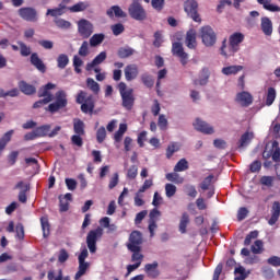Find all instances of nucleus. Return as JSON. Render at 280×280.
<instances>
[{
  "label": "nucleus",
  "mask_w": 280,
  "mask_h": 280,
  "mask_svg": "<svg viewBox=\"0 0 280 280\" xmlns=\"http://www.w3.org/2000/svg\"><path fill=\"white\" fill-rule=\"evenodd\" d=\"M244 38L243 33L235 32L229 37V46L226 45V38H224L220 48L221 56H224V58L235 56L240 51V45L244 43Z\"/></svg>",
  "instance_id": "obj_1"
},
{
  "label": "nucleus",
  "mask_w": 280,
  "mask_h": 280,
  "mask_svg": "<svg viewBox=\"0 0 280 280\" xmlns=\"http://www.w3.org/2000/svg\"><path fill=\"white\" fill-rule=\"evenodd\" d=\"M77 104H81V112L84 113V115H92V113L95 110V96L93 94H88L84 91H79L77 98Z\"/></svg>",
  "instance_id": "obj_2"
},
{
  "label": "nucleus",
  "mask_w": 280,
  "mask_h": 280,
  "mask_svg": "<svg viewBox=\"0 0 280 280\" xmlns=\"http://www.w3.org/2000/svg\"><path fill=\"white\" fill-rule=\"evenodd\" d=\"M118 91L121 97V106L126 110H130L135 107V90L128 89V85L125 82L118 84Z\"/></svg>",
  "instance_id": "obj_3"
},
{
  "label": "nucleus",
  "mask_w": 280,
  "mask_h": 280,
  "mask_svg": "<svg viewBox=\"0 0 280 280\" xmlns=\"http://www.w3.org/2000/svg\"><path fill=\"white\" fill-rule=\"evenodd\" d=\"M55 97L56 102L49 104L46 107V110L51 114L58 113V110H62V108H67V104H69L67 101V93L62 90L56 92Z\"/></svg>",
  "instance_id": "obj_4"
},
{
  "label": "nucleus",
  "mask_w": 280,
  "mask_h": 280,
  "mask_svg": "<svg viewBox=\"0 0 280 280\" xmlns=\"http://www.w3.org/2000/svg\"><path fill=\"white\" fill-rule=\"evenodd\" d=\"M104 235V230L102 228H97L96 230H91L86 236V244L90 253L97 252V240Z\"/></svg>",
  "instance_id": "obj_5"
},
{
  "label": "nucleus",
  "mask_w": 280,
  "mask_h": 280,
  "mask_svg": "<svg viewBox=\"0 0 280 280\" xmlns=\"http://www.w3.org/2000/svg\"><path fill=\"white\" fill-rule=\"evenodd\" d=\"M201 39L206 47H213L218 37L211 26H202L200 30Z\"/></svg>",
  "instance_id": "obj_6"
},
{
  "label": "nucleus",
  "mask_w": 280,
  "mask_h": 280,
  "mask_svg": "<svg viewBox=\"0 0 280 280\" xmlns=\"http://www.w3.org/2000/svg\"><path fill=\"white\" fill-rule=\"evenodd\" d=\"M129 15L131 19H135V21H145L148 19V14L145 13V9L139 3L138 1H133L129 5Z\"/></svg>",
  "instance_id": "obj_7"
},
{
  "label": "nucleus",
  "mask_w": 280,
  "mask_h": 280,
  "mask_svg": "<svg viewBox=\"0 0 280 280\" xmlns=\"http://www.w3.org/2000/svg\"><path fill=\"white\" fill-rule=\"evenodd\" d=\"M56 89V84L47 83L38 91V97H44L37 102V106L40 104H49V102H54V94H51V90Z\"/></svg>",
  "instance_id": "obj_8"
},
{
  "label": "nucleus",
  "mask_w": 280,
  "mask_h": 280,
  "mask_svg": "<svg viewBox=\"0 0 280 280\" xmlns=\"http://www.w3.org/2000/svg\"><path fill=\"white\" fill-rule=\"evenodd\" d=\"M184 10L195 23H200L202 21L200 14H198V2L196 0H187L184 3Z\"/></svg>",
  "instance_id": "obj_9"
},
{
  "label": "nucleus",
  "mask_w": 280,
  "mask_h": 280,
  "mask_svg": "<svg viewBox=\"0 0 280 280\" xmlns=\"http://www.w3.org/2000/svg\"><path fill=\"white\" fill-rule=\"evenodd\" d=\"M172 54L173 56L179 58V62L183 65V67L187 66V62H189V55L185 51V48L180 42L173 43Z\"/></svg>",
  "instance_id": "obj_10"
},
{
  "label": "nucleus",
  "mask_w": 280,
  "mask_h": 280,
  "mask_svg": "<svg viewBox=\"0 0 280 280\" xmlns=\"http://www.w3.org/2000/svg\"><path fill=\"white\" fill-rule=\"evenodd\" d=\"M78 32L82 38H91L93 35V23L89 20L81 19L78 22Z\"/></svg>",
  "instance_id": "obj_11"
},
{
  "label": "nucleus",
  "mask_w": 280,
  "mask_h": 280,
  "mask_svg": "<svg viewBox=\"0 0 280 280\" xmlns=\"http://www.w3.org/2000/svg\"><path fill=\"white\" fill-rule=\"evenodd\" d=\"M235 102L243 106V108H248V106L253 104V94H250V92L247 91L240 92L236 94Z\"/></svg>",
  "instance_id": "obj_12"
},
{
  "label": "nucleus",
  "mask_w": 280,
  "mask_h": 280,
  "mask_svg": "<svg viewBox=\"0 0 280 280\" xmlns=\"http://www.w3.org/2000/svg\"><path fill=\"white\" fill-rule=\"evenodd\" d=\"M195 130H198V132H202L203 135H213L215 130L213 127H211L207 121H203L199 118L196 119L194 122Z\"/></svg>",
  "instance_id": "obj_13"
},
{
  "label": "nucleus",
  "mask_w": 280,
  "mask_h": 280,
  "mask_svg": "<svg viewBox=\"0 0 280 280\" xmlns=\"http://www.w3.org/2000/svg\"><path fill=\"white\" fill-rule=\"evenodd\" d=\"M18 14L23 19V21H28V22L36 21V9L34 8H30V7L21 8L19 9Z\"/></svg>",
  "instance_id": "obj_14"
},
{
  "label": "nucleus",
  "mask_w": 280,
  "mask_h": 280,
  "mask_svg": "<svg viewBox=\"0 0 280 280\" xmlns=\"http://www.w3.org/2000/svg\"><path fill=\"white\" fill-rule=\"evenodd\" d=\"M139 75V67L135 63L127 65L125 67V80L127 82H132V80H137Z\"/></svg>",
  "instance_id": "obj_15"
},
{
  "label": "nucleus",
  "mask_w": 280,
  "mask_h": 280,
  "mask_svg": "<svg viewBox=\"0 0 280 280\" xmlns=\"http://www.w3.org/2000/svg\"><path fill=\"white\" fill-rule=\"evenodd\" d=\"M14 189H21L18 196V200L19 202H22L23 205H25V202H27V191H30V184L19 182L15 185Z\"/></svg>",
  "instance_id": "obj_16"
},
{
  "label": "nucleus",
  "mask_w": 280,
  "mask_h": 280,
  "mask_svg": "<svg viewBox=\"0 0 280 280\" xmlns=\"http://www.w3.org/2000/svg\"><path fill=\"white\" fill-rule=\"evenodd\" d=\"M144 272L149 279H158V277L161 275V271H159V262L153 261L152 264H147L144 266Z\"/></svg>",
  "instance_id": "obj_17"
},
{
  "label": "nucleus",
  "mask_w": 280,
  "mask_h": 280,
  "mask_svg": "<svg viewBox=\"0 0 280 280\" xmlns=\"http://www.w3.org/2000/svg\"><path fill=\"white\" fill-rule=\"evenodd\" d=\"M185 45L188 49H196L198 47V42L196 40V30L190 28L186 33Z\"/></svg>",
  "instance_id": "obj_18"
},
{
  "label": "nucleus",
  "mask_w": 280,
  "mask_h": 280,
  "mask_svg": "<svg viewBox=\"0 0 280 280\" xmlns=\"http://www.w3.org/2000/svg\"><path fill=\"white\" fill-rule=\"evenodd\" d=\"M107 55L106 51H101L91 62H88L85 66L86 71H93L97 65H102L104 60H106Z\"/></svg>",
  "instance_id": "obj_19"
},
{
  "label": "nucleus",
  "mask_w": 280,
  "mask_h": 280,
  "mask_svg": "<svg viewBox=\"0 0 280 280\" xmlns=\"http://www.w3.org/2000/svg\"><path fill=\"white\" fill-rule=\"evenodd\" d=\"M141 244H143V235L139 231H132L129 235L127 248H130V246H141Z\"/></svg>",
  "instance_id": "obj_20"
},
{
  "label": "nucleus",
  "mask_w": 280,
  "mask_h": 280,
  "mask_svg": "<svg viewBox=\"0 0 280 280\" xmlns=\"http://www.w3.org/2000/svg\"><path fill=\"white\" fill-rule=\"evenodd\" d=\"M128 250H130V253H132L131 255V261H136V264H140L141 266V261H143V254H141V246H130L128 248Z\"/></svg>",
  "instance_id": "obj_21"
},
{
  "label": "nucleus",
  "mask_w": 280,
  "mask_h": 280,
  "mask_svg": "<svg viewBox=\"0 0 280 280\" xmlns=\"http://www.w3.org/2000/svg\"><path fill=\"white\" fill-rule=\"evenodd\" d=\"M135 54H137V50H135L130 46L120 47L117 51L118 58H120L122 60L126 58H130V56H135Z\"/></svg>",
  "instance_id": "obj_22"
},
{
  "label": "nucleus",
  "mask_w": 280,
  "mask_h": 280,
  "mask_svg": "<svg viewBox=\"0 0 280 280\" xmlns=\"http://www.w3.org/2000/svg\"><path fill=\"white\" fill-rule=\"evenodd\" d=\"M66 10H67V5L60 3L58 8L48 9L46 12V16H52L54 19H58V16H62V14H65Z\"/></svg>",
  "instance_id": "obj_23"
},
{
  "label": "nucleus",
  "mask_w": 280,
  "mask_h": 280,
  "mask_svg": "<svg viewBox=\"0 0 280 280\" xmlns=\"http://www.w3.org/2000/svg\"><path fill=\"white\" fill-rule=\"evenodd\" d=\"M107 16H109V19H113L114 16L117 19H126V12H124L119 5H113L107 10Z\"/></svg>",
  "instance_id": "obj_24"
},
{
  "label": "nucleus",
  "mask_w": 280,
  "mask_h": 280,
  "mask_svg": "<svg viewBox=\"0 0 280 280\" xmlns=\"http://www.w3.org/2000/svg\"><path fill=\"white\" fill-rule=\"evenodd\" d=\"M18 86L20 91L24 93V95H34V93L36 92V88H34V85L28 84L25 81H20Z\"/></svg>",
  "instance_id": "obj_25"
},
{
  "label": "nucleus",
  "mask_w": 280,
  "mask_h": 280,
  "mask_svg": "<svg viewBox=\"0 0 280 280\" xmlns=\"http://www.w3.org/2000/svg\"><path fill=\"white\" fill-rule=\"evenodd\" d=\"M209 82V69L201 70L200 78L194 81L195 86H205Z\"/></svg>",
  "instance_id": "obj_26"
},
{
  "label": "nucleus",
  "mask_w": 280,
  "mask_h": 280,
  "mask_svg": "<svg viewBox=\"0 0 280 280\" xmlns=\"http://www.w3.org/2000/svg\"><path fill=\"white\" fill-rule=\"evenodd\" d=\"M243 70L244 66H228L222 68L221 73H223V75H237V73Z\"/></svg>",
  "instance_id": "obj_27"
},
{
  "label": "nucleus",
  "mask_w": 280,
  "mask_h": 280,
  "mask_svg": "<svg viewBox=\"0 0 280 280\" xmlns=\"http://www.w3.org/2000/svg\"><path fill=\"white\" fill-rule=\"evenodd\" d=\"M13 135H14V130H9L2 136V138L0 140V156L3 152V150H5V145H8V143H10V141H12Z\"/></svg>",
  "instance_id": "obj_28"
},
{
  "label": "nucleus",
  "mask_w": 280,
  "mask_h": 280,
  "mask_svg": "<svg viewBox=\"0 0 280 280\" xmlns=\"http://www.w3.org/2000/svg\"><path fill=\"white\" fill-rule=\"evenodd\" d=\"M257 2L268 12H280V7L272 4V0H257Z\"/></svg>",
  "instance_id": "obj_29"
},
{
  "label": "nucleus",
  "mask_w": 280,
  "mask_h": 280,
  "mask_svg": "<svg viewBox=\"0 0 280 280\" xmlns=\"http://www.w3.org/2000/svg\"><path fill=\"white\" fill-rule=\"evenodd\" d=\"M261 30L266 36L272 35V21H270V18L261 19Z\"/></svg>",
  "instance_id": "obj_30"
},
{
  "label": "nucleus",
  "mask_w": 280,
  "mask_h": 280,
  "mask_svg": "<svg viewBox=\"0 0 280 280\" xmlns=\"http://www.w3.org/2000/svg\"><path fill=\"white\" fill-rule=\"evenodd\" d=\"M128 131V125L120 124L118 130L114 133V141L116 143H121V139H124V135Z\"/></svg>",
  "instance_id": "obj_31"
},
{
  "label": "nucleus",
  "mask_w": 280,
  "mask_h": 280,
  "mask_svg": "<svg viewBox=\"0 0 280 280\" xmlns=\"http://www.w3.org/2000/svg\"><path fill=\"white\" fill-rule=\"evenodd\" d=\"M84 128H85L84 121H82L81 119H74L73 130L75 135L84 137L86 135V131L84 130Z\"/></svg>",
  "instance_id": "obj_32"
},
{
  "label": "nucleus",
  "mask_w": 280,
  "mask_h": 280,
  "mask_svg": "<svg viewBox=\"0 0 280 280\" xmlns=\"http://www.w3.org/2000/svg\"><path fill=\"white\" fill-rule=\"evenodd\" d=\"M105 38H106V35H104L103 33L94 34L90 38V46L91 47H97L98 45H102L104 43Z\"/></svg>",
  "instance_id": "obj_33"
},
{
  "label": "nucleus",
  "mask_w": 280,
  "mask_h": 280,
  "mask_svg": "<svg viewBox=\"0 0 280 280\" xmlns=\"http://www.w3.org/2000/svg\"><path fill=\"white\" fill-rule=\"evenodd\" d=\"M40 224H42L43 237L44 238L49 237V235L51 233L50 225H49V220L46 217H43L40 219Z\"/></svg>",
  "instance_id": "obj_34"
},
{
  "label": "nucleus",
  "mask_w": 280,
  "mask_h": 280,
  "mask_svg": "<svg viewBox=\"0 0 280 280\" xmlns=\"http://www.w3.org/2000/svg\"><path fill=\"white\" fill-rule=\"evenodd\" d=\"M275 100H277V90H275V88H268L266 106H272V104H275Z\"/></svg>",
  "instance_id": "obj_35"
},
{
  "label": "nucleus",
  "mask_w": 280,
  "mask_h": 280,
  "mask_svg": "<svg viewBox=\"0 0 280 280\" xmlns=\"http://www.w3.org/2000/svg\"><path fill=\"white\" fill-rule=\"evenodd\" d=\"M254 135L253 132L246 131L241 136L238 148H245V145H248L250 141H253Z\"/></svg>",
  "instance_id": "obj_36"
},
{
  "label": "nucleus",
  "mask_w": 280,
  "mask_h": 280,
  "mask_svg": "<svg viewBox=\"0 0 280 280\" xmlns=\"http://www.w3.org/2000/svg\"><path fill=\"white\" fill-rule=\"evenodd\" d=\"M86 86L94 93V95L100 94V83H97L93 78H88L86 79Z\"/></svg>",
  "instance_id": "obj_37"
},
{
  "label": "nucleus",
  "mask_w": 280,
  "mask_h": 280,
  "mask_svg": "<svg viewBox=\"0 0 280 280\" xmlns=\"http://www.w3.org/2000/svg\"><path fill=\"white\" fill-rule=\"evenodd\" d=\"M165 177L166 180H170V183H175L176 185H183V183H185V178L180 177L178 173H167Z\"/></svg>",
  "instance_id": "obj_38"
},
{
  "label": "nucleus",
  "mask_w": 280,
  "mask_h": 280,
  "mask_svg": "<svg viewBox=\"0 0 280 280\" xmlns=\"http://www.w3.org/2000/svg\"><path fill=\"white\" fill-rule=\"evenodd\" d=\"M86 270H89V262L79 261V270L77 271L74 279L78 280L81 277H84V275H86Z\"/></svg>",
  "instance_id": "obj_39"
},
{
  "label": "nucleus",
  "mask_w": 280,
  "mask_h": 280,
  "mask_svg": "<svg viewBox=\"0 0 280 280\" xmlns=\"http://www.w3.org/2000/svg\"><path fill=\"white\" fill-rule=\"evenodd\" d=\"M51 132V126L50 125H44L36 128V136L37 137H49Z\"/></svg>",
  "instance_id": "obj_40"
},
{
  "label": "nucleus",
  "mask_w": 280,
  "mask_h": 280,
  "mask_svg": "<svg viewBox=\"0 0 280 280\" xmlns=\"http://www.w3.org/2000/svg\"><path fill=\"white\" fill-rule=\"evenodd\" d=\"M187 224H189V214L184 212L179 222V232L187 233Z\"/></svg>",
  "instance_id": "obj_41"
},
{
  "label": "nucleus",
  "mask_w": 280,
  "mask_h": 280,
  "mask_svg": "<svg viewBox=\"0 0 280 280\" xmlns=\"http://www.w3.org/2000/svg\"><path fill=\"white\" fill-rule=\"evenodd\" d=\"M178 150H180V145L178 144V142H172L171 144H168L166 149V159H172V156H174V153L178 152Z\"/></svg>",
  "instance_id": "obj_42"
},
{
  "label": "nucleus",
  "mask_w": 280,
  "mask_h": 280,
  "mask_svg": "<svg viewBox=\"0 0 280 280\" xmlns=\"http://www.w3.org/2000/svg\"><path fill=\"white\" fill-rule=\"evenodd\" d=\"M54 23L57 27H59V30H70V27H71V22H69L65 19L56 18L54 20Z\"/></svg>",
  "instance_id": "obj_43"
},
{
  "label": "nucleus",
  "mask_w": 280,
  "mask_h": 280,
  "mask_svg": "<svg viewBox=\"0 0 280 280\" xmlns=\"http://www.w3.org/2000/svg\"><path fill=\"white\" fill-rule=\"evenodd\" d=\"M89 8V3L88 2H78L72 7H69L68 10L70 12H84V10H86Z\"/></svg>",
  "instance_id": "obj_44"
},
{
  "label": "nucleus",
  "mask_w": 280,
  "mask_h": 280,
  "mask_svg": "<svg viewBox=\"0 0 280 280\" xmlns=\"http://www.w3.org/2000/svg\"><path fill=\"white\" fill-rule=\"evenodd\" d=\"M67 65H69V56H67L66 54L59 55L57 58V67L59 69H66Z\"/></svg>",
  "instance_id": "obj_45"
},
{
  "label": "nucleus",
  "mask_w": 280,
  "mask_h": 280,
  "mask_svg": "<svg viewBox=\"0 0 280 280\" xmlns=\"http://www.w3.org/2000/svg\"><path fill=\"white\" fill-rule=\"evenodd\" d=\"M186 170H189V162L186 159L179 160L174 166V172H185Z\"/></svg>",
  "instance_id": "obj_46"
},
{
  "label": "nucleus",
  "mask_w": 280,
  "mask_h": 280,
  "mask_svg": "<svg viewBox=\"0 0 280 280\" xmlns=\"http://www.w3.org/2000/svg\"><path fill=\"white\" fill-rule=\"evenodd\" d=\"M141 82L147 86V89H152V86H154V79H152V75L148 73H143L141 75Z\"/></svg>",
  "instance_id": "obj_47"
},
{
  "label": "nucleus",
  "mask_w": 280,
  "mask_h": 280,
  "mask_svg": "<svg viewBox=\"0 0 280 280\" xmlns=\"http://www.w3.org/2000/svg\"><path fill=\"white\" fill-rule=\"evenodd\" d=\"M264 250V242L261 240L255 241L254 245H252V253L254 255H261Z\"/></svg>",
  "instance_id": "obj_48"
},
{
  "label": "nucleus",
  "mask_w": 280,
  "mask_h": 280,
  "mask_svg": "<svg viewBox=\"0 0 280 280\" xmlns=\"http://www.w3.org/2000/svg\"><path fill=\"white\" fill-rule=\"evenodd\" d=\"M138 175H139V167H137V165H131L127 170V178H128V180H135V178H137Z\"/></svg>",
  "instance_id": "obj_49"
},
{
  "label": "nucleus",
  "mask_w": 280,
  "mask_h": 280,
  "mask_svg": "<svg viewBox=\"0 0 280 280\" xmlns=\"http://www.w3.org/2000/svg\"><path fill=\"white\" fill-rule=\"evenodd\" d=\"M257 237H259V232L257 231L249 232L245 237L244 246H250V244H253V240H257Z\"/></svg>",
  "instance_id": "obj_50"
},
{
  "label": "nucleus",
  "mask_w": 280,
  "mask_h": 280,
  "mask_svg": "<svg viewBox=\"0 0 280 280\" xmlns=\"http://www.w3.org/2000/svg\"><path fill=\"white\" fill-rule=\"evenodd\" d=\"M96 141L97 143H104L106 141V128L100 127L96 131Z\"/></svg>",
  "instance_id": "obj_51"
},
{
  "label": "nucleus",
  "mask_w": 280,
  "mask_h": 280,
  "mask_svg": "<svg viewBox=\"0 0 280 280\" xmlns=\"http://www.w3.org/2000/svg\"><path fill=\"white\" fill-rule=\"evenodd\" d=\"M82 65H84V61L78 55H74L73 56V67H74L75 73H82V69H80V67H82Z\"/></svg>",
  "instance_id": "obj_52"
},
{
  "label": "nucleus",
  "mask_w": 280,
  "mask_h": 280,
  "mask_svg": "<svg viewBox=\"0 0 280 280\" xmlns=\"http://www.w3.org/2000/svg\"><path fill=\"white\" fill-rule=\"evenodd\" d=\"M213 178H214L213 175L207 176V177L202 180V183H201V185H200V188H201L203 191H207V189H209V188L211 187V183H213Z\"/></svg>",
  "instance_id": "obj_53"
},
{
  "label": "nucleus",
  "mask_w": 280,
  "mask_h": 280,
  "mask_svg": "<svg viewBox=\"0 0 280 280\" xmlns=\"http://www.w3.org/2000/svg\"><path fill=\"white\" fill-rule=\"evenodd\" d=\"M165 194L166 198H173V196H176V186L174 184H166Z\"/></svg>",
  "instance_id": "obj_54"
},
{
  "label": "nucleus",
  "mask_w": 280,
  "mask_h": 280,
  "mask_svg": "<svg viewBox=\"0 0 280 280\" xmlns=\"http://www.w3.org/2000/svg\"><path fill=\"white\" fill-rule=\"evenodd\" d=\"M151 5H152L153 10L161 12V10H163V8H165V0H151Z\"/></svg>",
  "instance_id": "obj_55"
},
{
  "label": "nucleus",
  "mask_w": 280,
  "mask_h": 280,
  "mask_svg": "<svg viewBox=\"0 0 280 280\" xmlns=\"http://www.w3.org/2000/svg\"><path fill=\"white\" fill-rule=\"evenodd\" d=\"M72 145H77L78 148H82L84 145V141L82 140V136L75 133L71 137Z\"/></svg>",
  "instance_id": "obj_56"
},
{
  "label": "nucleus",
  "mask_w": 280,
  "mask_h": 280,
  "mask_svg": "<svg viewBox=\"0 0 280 280\" xmlns=\"http://www.w3.org/2000/svg\"><path fill=\"white\" fill-rule=\"evenodd\" d=\"M79 56H82L83 58H86L89 56V42L84 40L79 48Z\"/></svg>",
  "instance_id": "obj_57"
},
{
  "label": "nucleus",
  "mask_w": 280,
  "mask_h": 280,
  "mask_svg": "<svg viewBox=\"0 0 280 280\" xmlns=\"http://www.w3.org/2000/svg\"><path fill=\"white\" fill-rule=\"evenodd\" d=\"M158 126L160 130H167V118H165V115L161 114L159 116Z\"/></svg>",
  "instance_id": "obj_58"
},
{
  "label": "nucleus",
  "mask_w": 280,
  "mask_h": 280,
  "mask_svg": "<svg viewBox=\"0 0 280 280\" xmlns=\"http://www.w3.org/2000/svg\"><path fill=\"white\" fill-rule=\"evenodd\" d=\"M153 45L154 47H161V45H163V34L161 33V31L154 33Z\"/></svg>",
  "instance_id": "obj_59"
},
{
  "label": "nucleus",
  "mask_w": 280,
  "mask_h": 280,
  "mask_svg": "<svg viewBox=\"0 0 280 280\" xmlns=\"http://www.w3.org/2000/svg\"><path fill=\"white\" fill-rule=\"evenodd\" d=\"M249 170L253 174L257 173V172H261V161L259 160H255L250 165H249Z\"/></svg>",
  "instance_id": "obj_60"
},
{
  "label": "nucleus",
  "mask_w": 280,
  "mask_h": 280,
  "mask_svg": "<svg viewBox=\"0 0 280 280\" xmlns=\"http://www.w3.org/2000/svg\"><path fill=\"white\" fill-rule=\"evenodd\" d=\"M272 183H275V177L272 176H262L260 178V184L265 185V187H272Z\"/></svg>",
  "instance_id": "obj_61"
},
{
  "label": "nucleus",
  "mask_w": 280,
  "mask_h": 280,
  "mask_svg": "<svg viewBox=\"0 0 280 280\" xmlns=\"http://www.w3.org/2000/svg\"><path fill=\"white\" fill-rule=\"evenodd\" d=\"M69 259V252L67 249L62 248L59 252L58 261L59 264H65Z\"/></svg>",
  "instance_id": "obj_62"
},
{
  "label": "nucleus",
  "mask_w": 280,
  "mask_h": 280,
  "mask_svg": "<svg viewBox=\"0 0 280 280\" xmlns=\"http://www.w3.org/2000/svg\"><path fill=\"white\" fill-rule=\"evenodd\" d=\"M124 24L118 23L112 26V31L114 36H119V34H124Z\"/></svg>",
  "instance_id": "obj_63"
},
{
  "label": "nucleus",
  "mask_w": 280,
  "mask_h": 280,
  "mask_svg": "<svg viewBox=\"0 0 280 280\" xmlns=\"http://www.w3.org/2000/svg\"><path fill=\"white\" fill-rule=\"evenodd\" d=\"M267 264H269V266H273L275 268H278L280 266V257L271 256L267 259Z\"/></svg>",
  "instance_id": "obj_64"
}]
</instances>
